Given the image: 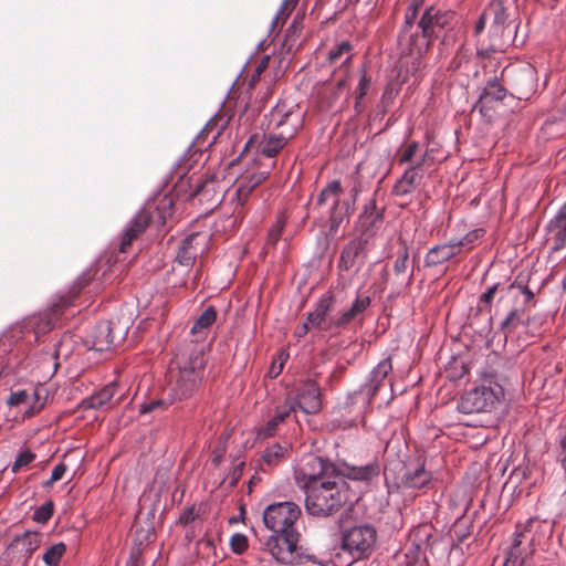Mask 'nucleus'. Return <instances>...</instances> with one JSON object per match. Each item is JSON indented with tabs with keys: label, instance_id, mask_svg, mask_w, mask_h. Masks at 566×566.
Returning <instances> with one entry per match:
<instances>
[{
	"label": "nucleus",
	"instance_id": "obj_59",
	"mask_svg": "<svg viewBox=\"0 0 566 566\" xmlns=\"http://www.w3.org/2000/svg\"><path fill=\"white\" fill-rule=\"evenodd\" d=\"M292 11L293 9H290V7L282 1L279 11L276 12L275 17L272 20L271 29H275L279 23L283 24L290 17Z\"/></svg>",
	"mask_w": 566,
	"mask_h": 566
},
{
	"label": "nucleus",
	"instance_id": "obj_11",
	"mask_svg": "<svg viewBox=\"0 0 566 566\" xmlns=\"http://www.w3.org/2000/svg\"><path fill=\"white\" fill-rule=\"evenodd\" d=\"M268 130L293 138L303 125V113L296 104L277 103L266 116Z\"/></svg>",
	"mask_w": 566,
	"mask_h": 566
},
{
	"label": "nucleus",
	"instance_id": "obj_48",
	"mask_svg": "<svg viewBox=\"0 0 566 566\" xmlns=\"http://www.w3.org/2000/svg\"><path fill=\"white\" fill-rule=\"evenodd\" d=\"M359 217V224L363 230L360 235H369V241L375 234L379 223L381 222V213H374Z\"/></svg>",
	"mask_w": 566,
	"mask_h": 566
},
{
	"label": "nucleus",
	"instance_id": "obj_9",
	"mask_svg": "<svg viewBox=\"0 0 566 566\" xmlns=\"http://www.w3.org/2000/svg\"><path fill=\"white\" fill-rule=\"evenodd\" d=\"M300 506L293 502H277L268 505L263 512V523L272 533L300 532Z\"/></svg>",
	"mask_w": 566,
	"mask_h": 566
},
{
	"label": "nucleus",
	"instance_id": "obj_57",
	"mask_svg": "<svg viewBox=\"0 0 566 566\" xmlns=\"http://www.w3.org/2000/svg\"><path fill=\"white\" fill-rule=\"evenodd\" d=\"M230 547L233 553L242 554L248 549V538L241 533H235L230 538Z\"/></svg>",
	"mask_w": 566,
	"mask_h": 566
},
{
	"label": "nucleus",
	"instance_id": "obj_21",
	"mask_svg": "<svg viewBox=\"0 0 566 566\" xmlns=\"http://www.w3.org/2000/svg\"><path fill=\"white\" fill-rule=\"evenodd\" d=\"M370 248L369 235H359L346 244L340 254V268L349 270L364 262Z\"/></svg>",
	"mask_w": 566,
	"mask_h": 566
},
{
	"label": "nucleus",
	"instance_id": "obj_46",
	"mask_svg": "<svg viewBox=\"0 0 566 566\" xmlns=\"http://www.w3.org/2000/svg\"><path fill=\"white\" fill-rule=\"evenodd\" d=\"M65 552L66 545L63 542L56 543L43 553L42 560L48 566H59Z\"/></svg>",
	"mask_w": 566,
	"mask_h": 566
},
{
	"label": "nucleus",
	"instance_id": "obj_22",
	"mask_svg": "<svg viewBox=\"0 0 566 566\" xmlns=\"http://www.w3.org/2000/svg\"><path fill=\"white\" fill-rule=\"evenodd\" d=\"M151 221V213L143 208L139 210L136 216L128 222L126 228L124 229L119 245L118 252L126 253L133 241L136 240L145 230L148 228Z\"/></svg>",
	"mask_w": 566,
	"mask_h": 566
},
{
	"label": "nucleus",
	"instance_id": "obj_28",
	"mask_svg": "<svg viewBox=\"0 0 566 566\" xmlns=\"http://www.w3.org/2000/svg\"><path fill=\"white\" fill-rule=\"evenodd\" d=\"M10 407L24 405L28 407L27 413L33 416L38 413L44 406V401L40 398V391L35 388L22 389L13 391L7 399Z\"/></svg>",
	"mask_w": 566,
	"mask_h": 566
},
{
	"label": "nucleus",
	"instance_id": "obj_50",
	"mask_svg": "<svg viewBox=\"0 0 566 566\" xmlns=\"http://www.w3.org/2000/svg\"><path fill=\"white\" fill-rule=\"evenodd\" d=\"M285 226V217L280 214L275 223L270 228L266 239V248L274 247L280 240Z\"/></svg>",
	"mask_w": 566,
	"mask_h": 566
},
{
	"label": "nucleus",
	"instance_id": "obj_43",
	"mask_svg": "<svg viewBox=\"0 0 566 566\" xmlns=\"http://www.w3.org/2000/svg\"><path fill=\"white\" fill-rule=\"evenodd\" d=\"M352 44L348 41H343L332 49L328 53V60L332 64H345L352 59Z\"/></svg>",
	"mask_w": 566,
	"mask_h": 566
},
{
	"label": "nucleus",
	"instance_id": "obj_49",
	"mask_svg": "<svg viewBox=\"0 0 566 566\" xmlns=\"http://www.w3.org/2000/svg\"><path fill=\"white\" fill-rule=\"evenodd\" d=\"M419 153V143L418 142H411L407 144L405 147H402L398 153V163L400 165L403 164H415L417 160L416 156Z\"/></svg>",
	"mask_w": 566,
	"mask_h": 566
},
{
	"label": "nucleus",
	"instance_id": "obj_32",
	"mask_svg": "<svg viewBox=\"0 0 566 566\" xmlns=\"http://www.w3.org/2000/svg\"><path fill=\"white\" fill-rule=\"evenodd\" d=\"M371 300L368 295H357L352 306L337 315V322H334L338 328H346L350 322L359 317L369 306Z\"/></svg>",
	"mask_w": 566,
	"mask_h": 566
},
{
	"label": "nucleus",
	"instance_id": "obj_8",
	"mask_svg": "<svg viewBox=\"0 0 566 566\" xmlns=\"http://www.w3.org/2000/svg\"><path fill=\"white\" fill-rule=\"evenodd\" d=\"M81 294V285H73L65 295L56 296L48 311L33 316L31 324L35 335L45 334L53 329L62 316L72 307L76 306V300Z\"/></svg>",
	"mask_w": 566,
	"mask_h": 566
},
{
	"label": "nucleus",
	"instance_id": "obj_56",
	"mask_svg": "<svg viewBox=\"0 0 566 566\" xmlns=\"http://www.w3.org/2000/svg\"><path fill=\"white\" fill-rule=\"evenodd\" d=\"M244 465H245V463L243 460H240L238 462L235 460L233 462L232 469L230 470L227 478L224 479V481L229 480V488H234L238 484V482L240 481V479L242 476Z\"/></svg>",
	"mask_w": 566,
	"mask_h": 566
},
{
	"label": "nucleus",
	"instance_id": "obj_27",
	"mask_svg": "<svg viewBox=\"0 0 566 566\" xmlns=\"http://www.w3.org/2000/svg\"><path fill=\"white\" fill-rule=\"evenodd\" d=\"M290 452L291 444L286 441L283 443L276 442L268 446L261 454L259 469L262 472L270 471L284 462L290 457Z\"/></svg>",
	"mask_w": 566,
	"mask_h": 566
},
{
	"label": "nucleus",
	"instance_id": "obj_13",
	"mask_svg": "<svg viewBox=\"0 0 566 566\" xmlns=\"http://www.w3.org/2000/svg\"><path fill=\"white\" fill-rule=\"evenodd\" d=\"M127 334V327L119 322L99 321L86 336L85 343L91 349L106 352L119 344Z\"/></svg>",
	"mask_w": 566,
	"mask_h": 566
},
{
	"label": "nucleus",
	"instance_id": "obj_36",
	"mask_svg": "<svg viewBox=\"0 0 566 566\" xmlns=\"http://www.w3.org/2000/svg\"><path fill=\"white\" fill-rule=\"evenodd\" d=\"M113 253H105L91 268H88L81 277L80 283H90L91 281L107 280V273L111 270V259Z\"/></svg>",
	"mask_w": 566,
	"mask_h": 566
},
{
	"label": "nucleus",
	"instance_id": "obj_15",
	"mask_svg": "<svg viewBox=\"0 0 566 566\" xmlns=\"http://www.w3.org/2000/svg\"><path fill=\"white\" fill-rule=\"evenodd\" d=\"M431 537V524H420L410 532L403 566H424V546Z\"/></svg>",
	"mask_w": 566,
	"mask_h": 566
},
{
	"label": "nucleus",
	"instance_id": "obj_47",
	"mask_svg": "<svg viewBox=\"0 0 566 566\" xmlns=\"http://www.w3.org/2000/svg\"><path fill=\"white\" fill-rule=\"evenodd\" d=\"M349 209L348 202L344 201L338 208L332 207L329 216V234L334 235L342 222L347 217Z\"/></svg>",
	"mask_w": 566,
	"mask_h": 566
},
{
	"label": "nucleus",
	"instance_id": "obj_58",
	"mask_svg": "<svg viewBox=\"0 0 566 566\" xmlns=\"http://www.w3.org/2000/svg\"><path fill=\"white\" fill-rule=\"evenodd\" d=\"M168 405H171L169 402V400L167 401L165 399H154V400H150L148 402L140 405L139 412L142 415H146V413L153 412L157 409H164Z\"/></svg>",
	"mask_w": 566,
	"mask_h": 566
},
{
	"label": "nucleus",
	"instance_id": "obj_33",
	"mask_svg": "<svg viewBox=\"0 0 566 566\" xmlns=\"http://www.w3.org/2000/svg\"><path fill=\"white\" fill-rule=\"evenodd\" d=\"M116 391L117 385L115 382H109L97 392L83 399L81 406L83 409H101L112 401Z\"/></svg>",
	"mask_w": 566,
	"mask_h": 566
},
{
	"label": "nucleus",
	"instance_id": "obj_6",
	"mask_svg": "<svg viewBox=\"0 0 566 566\" xmlns=\"http://www.w3.org/2000/svg\"><path fill=\"white\" fill-rule=\"evenodd\" d=\"M377 530L370 523H359L342 531V549L348 553L350 560L337 565L349 566L355 560L367 559L371 556L377 544Z\"/></svg>",
	"mask_w": 566,
	"mask_h": 566
},
{
	"label": "nucleus",
	"instance_id": "obj_61",
	"mask_svg": "<svg viewBox=\"0 0 566 566\" xmlns=\"http://www.w3.org/2000/svg\"><path fill=\"white\" fill-rule=\"evenodd\" d=\"M227 451V438L221 441L211 453V463L219 467L222 462L223 455Z\"/></svg>",
	"mask_w": 566,
	"mask_h": 566
},
{
	"label": "nucleus",
	"instance_id": "obj_42",
	"mask_svg": "<svg viewBox=\"0 0 566 566\" xmlns=\"http://www.w3.org/2000/svg\"><path fill=\"white\" fill-rule=\"evenodd\" d=\"M525 308L516 307L510 311L507 316L501 323V331L505 334L513 332L520 324H527L528 317L525 316Z\"/></svg>",
	"mask_w": 566,
	"mask_h": 566
},
{
	"label": "nucleus",
	"instance_id": "obj_10",
	"mask_svg": "<svg viewBox=\"0 0 566 566\" xmlns=\"http://www.w3.org/2000/svg\"><path fill=\"white\" fill-rule=\"evenodd\" d=\"M300 532L272 533L264 542V549L280 564L294 565L303 555L298 552Z\"/></svg>",
	"mask_w": 566,
	"mask_h": 566
},
{
	"label": "nucleus",
	"instance_id": "obj_19",
	"mask_svg": "<svg viewBox=\"0 0 566 566\" xmlns=\"http://www.w3.org/2000/svg\"><path fill=\"white\" fill-rule=\"evenodd\" d=\"M361 397L364 396L358 390L349 394L344 402L335 407L334 421L339 422L344 428L356 426L363 421L367 408H363L360 413H357L361 406Z\"/></svg>",
	"mask_w": 566,
	"mask_h": 566
},
{
	"label": "nucleus",
	"instance_id": "obj_17",
	"mask_svg": "<svg viewBox=\"0 0 566 566\" xmlns=\"http://www.w3.org/2000/svg\"><path fill=\"white\" fill-rule=\"evenodd\" d=\"M534 522L528 518L522 531L515 533L513 543L506 554L503 566H524L525 560L534 553L533 538H528L525 532H528V526ZM521 525L517 524L516 528L520 530Z\"/></svg>",
	"mask_w": 566,
	"mask_h": 566
},
{
	"label": "nucleus",
	"instance_id": "obj_44",
	"mask_svg": "<svg viewBox=\"0 0 566 566\" xmlns=\"http://www.w3.org/2000/svg\"><path fill=\"white\" fill-rule=\"evenodd\" d=\"M217 318V312L213 306H208L200 316L195 321L191 327V334H199L205 329H208Z\"/></svg>",
	"mask_w": 566,
	"mask_h": 566
},
{
	"label": "nucleus",
	"instance_id": "obj_12",
	"mask_svg": "<svg viewBox=\"0 0 566 566\" xmlns=\"http://www.w3.org/2000/svg\"><path fill=\"white\" fill-rule=\"evenodd\" d=\"M455 18L453 11H442L430 7L423 12L418 25L421 30V43L418 45L419 54H424L432 40L440 36L442 30L449 28Z\"/></svg>",
	"mask_w": 566,
	"mask_h": 566
},
{
	"label": "nucleus",
	"instance_id": "obj_40",
	"mask_svg": "<svg viewBox=\"0 0 566 566\" xmlns=\"http://www.w3.org/2000/svg\"><path fill=\"white\" fill-rule=\"evenodd\" d=\"M484 18H489L493 27L499 31L509 19L507 9L503 0H492L484 9Z\"/></svg>",
	"mask_w": 566,
	"mask_h": 566
},
{
	"label": "nucleus",
	"instance_id": "obj_51",
	"mask_svg": "<svg viewBox=\"0 0 566 566\" xmlns=\"http://www.w3.org/2000/svg\"><path fill=\"white\" fill-rule=\"evenodd\" d=\"M554 453L557 462L566 473V429L560 431L555 443Z\"/></svg>",
	"mask_w": 566,
	"mask_h": 566
},
{
	"label": "nucleus",
	"instance_id": "obj_38",
	"mask_svg": "<svg viewBox=\"0 0 566 566\" xmlns=\"http://www.w3.org/2000/svg\"><path fill=\"white\" fill-rule=\"evenodd\" d=\"M292 138L286 137L277 132L268 130L264 134V140L261 144V154L268 158L276 156Z\"/></svg>",
	"mask_w": 566,
	"mask_h": 566
},
{
	"label": "nucleus",
	"instance_id": "obj_25",
	"mask_svg": "<svg viewBox=\"0 0 566 566\" xmlns=\"http://www.w3.org/2000/svg\"><path fill=\"white\" fill-rule=\"evenodd\" d=\"M191 189L190 197H200V200L219 203L220 191L218 190V181L213 175L196 176L189 178Z\"/></svg>",
	"mask_w": 566,
	"mask_h": 566
},
{
	"label": "nucleus",
	"instance_id": "obj_4",
	"mask_svg": "<svg viewBox=\"0 0 566 566\" xmlns=\"http://www.w3.org/2000/svg\"><path fill=\"white\" fill-rule=\"evenodd\" d=\"M210 240L208 232H193L181 241L172 265L179 283H197L203 279L202 263L198 259L209 250Z\"/></svg>",
	"mask_w": 566,
	"mask_h": 566
},
{
	"label": "nucleus",
	"instance_id": "obj_5",
	"mask_svg": "<svg viewBox=\"0 0 566 566\" xmlns=\"http://www.w3.org/2000/svg\"><path fill=\"white\" fill-rule=\"evenodd\" d=\"M504 389L499 384L496 375L484 374L481 384L464 392L457 409L465 415L492 412L503 400Z\"/></svg>",
	"mask_w": 566,
	"mask_h": 566
},
{
	"label": "nucleus",
	"instance_id": "obj_29",
	"mask_svg": "<svg viewBox=\"0 0 566 566\" xmlns=\"http://www.w3.org/2000/svg\"><path fill=\"white\" fill-rule=\"evenodd\" d=\"M547 229L548 240L552 241V250H562L566 245V202L549 221Z\"/></svg>",
	"mask_w": 566,
	"mask_h": 566
},
{
	"label": "nucleus",
	"instance_id": "obj_45",
	"mask_svg": "<svg viewBox=\"0 0 566 566\" xmlns=\"http://www.w3.org/2000/svg\"><path fill=\"white\" fill-rule=\"evenodd\" d=\"M394 272L396 274V280L410 281V275L408 274V251L406 245H403L398 252L397 259L394 262Z\"/></svg>",
	"mask_w": 566,
	"mask_h": 566
},
{
	"label": "nucleus",
	"instance_id": "obj_41",
	"mask_svg": "<svg viewBox=\"0 0 566 566\" xmlns=\"http://www.w3.org/2000/svg\"><path fill=\"white\" fill-rule=\"evenodd\" d=\"M343 192L340 181L333 180L328 182L319 192L317 198L318 205H324L332 201L334 208H338L343 202L339 201V196Z\"/></svg>",
	"mask_w": 566,
	"mask_h": 566
},
{
	"label": "nucleus",
	"instance_id": "obj_14",
	"mask_svg": "<svg viewBox=\"0 0 566 566\" xmlns=\"http://www.w3.org/2000/svg\"><path fill=\"white\" fill-rule=\"evenodd\" d=\"M42 535L38 532H24L15 536L4 552L7 566H28L29 559L41 545Z\"/></svg>",
	"mask_w": 566,
	"mask_h": 566
},
{
	"label": "nucleus",
	"instance_id": "obj_20",
	"mask_svg": "<svg viewBox=\"0 0 566 566\" xmlns=\"http://www.w3.org/2000/svg\"><path fill=\"white\" fill-rule=\"evenodd\" d=\"M287 405H294L306 415H313L321 410V389L314 381L306 382L298 391L294 399H287Z\"/></svg>",
	"mask_w": 566,
	"mask_h": 566
},
{
	"label": "nucleus",
	"instance_id": "obj_63",
	"mask_svg": "<svg viewBox=\"0 0 566 566\" xmlns=\"http://www.w3.org/2000/svg\"><path fill=\"white\" fill-rule=\"evenodd\" d=\"M125 566H144L140 547L136 546L130 549V554Z\"/></svg>",
	"mask_w": 566,
	"mask_h": 566
},
{
	"label": "nucleus",
	"instance_id": "obj_62",
	"mask_svg": "<svg viewBox=\"0 0 566 566\" xmlns=\"http://www.w3.org/2000/svg\"><path fill=\"white\" fill-rule=\"evenodd\" d=\"M421 3H422V0H412L411 3L408 6V9H407L406 15H405V21H406L407 25H411L415 22Z\"/></svg>",
	"mask_w": 566,
	"mask_h": 566
},
{
	"label": "nucleus",
	"instance_id": "obj_1",
	"mask_svg": "<svg viewBox=\"0 0 566 566\" xmlns=\"http://www.w3.org/2000/svg\"><path fill=\"white\" fill-rule=\"evenodd\" d=\"M175 364L168 387L170 403L187 400L198 390L206 366L203 349L187 346L176 355Z\"/></svg>",
	"mask_w": 566,
	"mask_h": 566
},
{
	"label": "nucleus",
	"instance_id": "obj_35",
	"mask_svg": "<svg viewBox=\"0 0 566 566\" xmlns=\"http://www.w3.org/2000/svg\"><path fill=\"white\" fill-rule=\"evenodd\" d=\"M459 254L458 244H454L453 241H450L444 244L436 245L432 249L429 250V252L426 255V264L431 265H438L443 262L449 261L453 256Z\"/></svg>",
	"mask_w": 566,
	"mask_h": 566
},
{
	"label": "nucleus",
	"instance_id": "obj_60",
	"mask_svg": "<svg viewBox=\"0 0 566 566\" xmlns=\"http://www.w3.org/2000/svg\"><path fill=\"white\" fill-rule=\"evenodd\" d=\"M65 472H66L65 463L60 462L59 464H56L52 470L51 478L48 481L43 482V488L52 486L53 483L60 481L63 478Z\"/></svg>",
	"mask_w": 566,
	"mask_h": 566
},
{
	"label": "nucleus",
	"instance_id": "obj_16",
	"mask_svg": "<svg viewBox=\"0 0 566 566\" xmlns=\"http://www.w3.org/2000/svg\"><path fill=\"white\" fill-rule=\"evenodd\" d=\"M336 297L332 291H327L317 301L315 308L307 313L306 319L311 323V327L317 328L323 332L339 329L334 322H337V315L331 316L329 313L334 310Z\"/></svg>",
	"mask_w": 566,
	"mask_h": 566
},
{
	"label": "nucleus",
	"instance_id": "obj_39",
	"mask_svg": "<svg viewBox=\"0 0 566 566\" xmlns=\"http://www.w3.org/2000/svg\"><path fill=\"white\" fill-rule=\"evenodd\" d=\"M346 90V80L339 78L336 83L323 85L318 91V98L324 108L332 107Z\"/></svg>",
	"mask_w": 566,
	"mask_h": 566
},
{
	"label": "nucleus",
	"instance_id": "obj_30",
	"mask_svg": "<svg viewBox=\"0 0 566 566\" xmlns=\"http://www.w3.org/2000/svg\"><path fill=\"white\" fill-rule=\"evenodd\" d=\"M268 170L250 171L248 170L239 179V184L235 190L238 201L243 205L250 192L260 184H262L269 177Z\"/></svg>",
	"mask_w": 566,
	"mask_h": 566
},
{
	"label": "nucleus",
	"instance_id": "obj_2",
	"mask_svg": "<svg viewBox=\"0 0 566 566\" xmlns=\"http://www.w3.org/2000/svg\"><path fill=\"white\" fill-rule=\"evenodd\" d=\"M388 493L427 492L433 486V473L427 470L423 454L409 455L403 460H390L385 467Z\"/></svg>",
	"mask_w": 566,
	"mask_h": 566
},
{
	"label": "nucleus",
	"instance_id": "obj_54",
	"mask_svg": "<svg viewBox=\"0 0 566 566\" xmlns=\"http://www.w3.org/2000/svg\"><path fill=\"white\" fill-rule=\"evenodd\" d=\"M35 453L25 450L19 453L14 460V462L11 465V471L13 473L20 472L23 468H27L30 463H32L35 460Z\"/></svg>",
	"mask_w": 566,
	"mask_h": 566
},
{
	"label": "nucleus",
	"instance_id": "obj_52",
	"mask_svg": "<svg viewBox=\"0 0 566 566\" xmlns=\"http://www.w3.org/2000/svg\"><path fill=\"white\" fill-rule=\"evenodd\" d=\"M510 287H517L515 298H522V308L527 311L534 305V293L528 289V285H510Z\"/></svg>",
	"mask_w": 566,
	"mask_h": 566
},
{
	"label": "nucleus",
	"instance_id": "obj_3",
	"mask_svg": "<svg viewBox=\"0 0 566 566\" xmlns=\"http://www.w3.org/2000/svg\"><path fill=\"white\" fill-rule=\"evenodd\" d=\"M348 491L342 473L333 475L305 491V509L313 516H332L348 501Z\"/></svg>",
	"mask_w": 566,
	"mask_h": 566
},
{
	"label": "nucleus",
	"instance_id": "obj_37",
	"mask_svg": "<svg viewBox=\"0 0 566 566\" xmlns=\"http://www.w3.org/2000/svg\"><path fill=\"white\" fill-rule=\"evenodd\" d=\"M294 412V405H287L285 401L284 405L275 408L273 417L259 430L260 437H272L277 427L285 421L286 418Z\"/></svg>",
	"mask_w": 566,
	"mask_h": 566
},
{
	"label": "nucleus",
	"instance_id": "obj_23",
	"mask_svg": "<svg viewBox=\"0 0 566 566\" xmlns=\"http://www.w3.org/2000/svg\"><path fill=\"white\" fill-rule=\"evenodd\" d=\"M428 156L429 151L426 150L422 155L419 156L415 164L410 165L405 170L402 176L394 185L392 191L396 196H406L415 190L416 186L422 179L419 170L426 165Z\"/></svg>",
	"mask_w": 566,
	"mask_h": 566
},
{
	"label": "nucleus",
	"instance_id": "obj_53",
	"mask_svg": "<svg viewBox=\"0 0 566 566\" xmlns=\"http://www.w3.org/2000/svg\"><path fill=\"white\" fill-rule=\"evenodd\" d=\"M54 503L52 501H46L41 506H39L33 513V521L45 524L53 515Z\"/></svg>",
	"mask_w": 566,
	"mask_h": 566
},
{
	"label": "nucleus",
	"instance_id": "obj_26",
	"mask_svg": "<svg viewBox=\"0 0 566 566\" xmlns=\"http://www.w3.org/2000/svg\"><path fill=\"white\" fill-rule=\"evenodd\" d=\"M339 468L345 481L349 479L358 482H370L373 479L378 478L381 472V465L377 459L364 465H352L344 462Z\"/></svg>",
	"mask_w": 566,
	"mask_h": 566
},
{
	"label": "nucleus",
	"instance_id": "obj_55",
	"mask_svg": "<svg viewBox=\"0 0 566 566\" xmlns=\"http://www.w3.org/2000/svg\"><path fill=\"white\" fill-rule=\"evenodd\" d=\"M484 230L483 229H474L467 233L461 240L453 241L454 244H458L459 253L461 252L462 248L471 249L472 245L483 237Z\"/></svg>",
	"mask_w": 566,
	"mask_h": 566
},
{
	"label": "nucleus",
	"instance_id": "obj_34",
	"mask_svg": "<svg viewBox=\"0 0 566 566\" xmlns=\"http://www.w3.org/2000/svg\"><path fill=\"white\" fill-rule=\"evenodd\" d=\"M424 565L427 566H443L447 557V545L443 541L438 537H432L428 541V545L424 546Z\"/></svg>",
	"mask_w": 566,
	"mask_h": 566
},
{
	"label": "nucleus",
	"instance_id": "obj_7",
	"mask_svg": "<svg viewBox=\"0 0 566 566\" xmlns=\"http://www.w3.org/2000/svg\"><path fill=\"white\" fill-rule=\"evenodd\" d=\"M339 473L340 468L329 459H324L315 454H306L295 470V480L297 485L306 491L312 488V485Z\"/></svg>",
	"mask_w": 566,
	"mask_h": 566
},
{
	"label": "nucleus",
	"instance_id": "obj_18",
	"mask_svg": "<svg viewBox=\"0 0 566 566\" xmlns=\"http://www.w3.org/2000/svg\"><path fill=\"white\" fill-rule=\"evenodd\" d=\"M392 364L390 357L381 359L376 367L370 371L368 380L360 386L358 391L364 396L361 397V406L357 413H360L363 408H368L379 390L382 386L385 379L391 373Z\"/></svg>",
	"mask_w": 566,
	"mask_h": 566
},
{
	"label": "nucleus",
	"instance_id": "obj_64",
	"mask_svg": "<svg viewBox=\"0 0 566 566\" xmlns=\"http://www.w3.org/2000/svg\"><path fill=\"white\" fill-rule=\"evenodd\" d=\"M497 285H491L486 292H484L480 296V303L484 305L485 308H490L494 294L496 292Z\"/></svg>",
	"mask_w": 566,
	"mask_h": 566
},
{
	"label": "nucleus",
	"instance_id": "obj_24",
	"mask_svg": "<svg viewBox=\"0 0 566 566\" xmlns=\"http://www.w3.org/2000/svg\"><path fill=\"white\" fill-rule=\"evenodd\" d=\"M512 87L520 99L528 98L536 88V72L531 65L509 71Z\"/></svg>",
	"mask_w": 566,
	"mask_h": 566
},
{
	"label": "nucleus",
	"instance_id": "obj_31",
	"mask_svg": "<svg viewBox=\"0 0 566 566\" xmlns=\"http://www.w3.org/2000/svg\"><path fill=\"white\" fill-rule=\"evenodd\" d=\"M506 96V90L503 87L496 78L488 82L484 87L475 107H480V111L491 109L494 103L502 102Z\"/></svg>",
	"mask_w": 566,
	"mask_h": 566
}]
</instances>
